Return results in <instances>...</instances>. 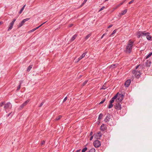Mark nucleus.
<instances>
[{
  "label": "nucleus",
  "instance_id": "f257e3e1",
  "mask_svg": "<svg viewBox=\"0 0 152 152\" xmlns=\"http://www.w3.org/2000/svg\"><path fill=\"white\" fill-rule=\"evenodd\" d=\"M134 42L130 40L127 44V45L124 49V51L127 53H129L132 51L133 45Z\"/></svg>",
  "mask_w": 152,
  "mask_h": 152
},
{
  "label": "nucleus",
  "instance_id": "f03ea898",
  "mask_svg": "<svg viewBox=\"0 0 152 152\" xmlns=\"http://www.w3.org/2000/svg\"><path fill=\"white\" fill-rule=\"evenodd\" d=\"M12 107V105L10 102H8L5 104L4 106V108L5 110L7 113V111H9V110L11 109Z\"/></svg>",
  "mask_w": 152,
  "mask_h": 152
},
{
  "label": "nucleus",
  "instance_id": "7ed1b4c3",
  "mask_svg": "<svg viewBox=\"0 0 152 152\" xmlns=\"http://www.w3.org/2000/svg\"><path fill=\"white\" fill-rule=\"evenodd\" d=\"M124 95L122 94H119L118 95L117 98L116 99V101L117 102H121L123 99Z\"/></svg>",
  "mask_w": 152,
  "mask_h": 152
},
{
  "label": "nucleus",
  "instance_id": "20e7f679",
  "mask_svg": "<svg viewBox=\"0 0 152 152\" xmlns=\"http://www.w3.org/2000/svg\"><path fill=\"white\" fill-rule=\"evenodd\" d=\"M132 73L134 75L136 78H139L140 77L141 73L140 71L134 70L132 71Z\"/></svg>",
  "mask_w": 152,
  "mask_h": 152
},
{
  "label": "nucleus",
  "instance_id": "39448f33",
  "mask_svg": "<svg viewBox=\"0 0 152 152\" xmlns=\"http://www.w3.org/2000/svg\"><path fill=\"white\" fill-rule=\"evenodd\" d=\"M93 145L95 147L98 148L101 145V143L99 140H97L94 142Z\"/></svg>",
  "mask_w": 152,
  "mask_h": 152
},
{
  "label": "nucleus",
  "instance_id": "423d86ee",
  "mask_svg": "<svg viewBox=\"0 0 152 152\" xmlns=\"http://www.w3.org/2000/svg\"><path fill=\"white\" fill-rule=\"evenodd\" d=\"M30 19V18H27L23 20L19 24L18 27H20L22 26L24 24V23L27 21L28 20Z\"/></svg>",
  "mask_w": 152,
  "mask_h": 152
},
{
  "label": "nucleus",
  "instance_id": "0eeeda50",
  "mask_svg": "<svg viewBox=\"0 0 152 152\" xmlns=\"http://www.w3.org/2000/svg\"><path fill=\"white\" fill-rule=\"evenodd\" d=\"M111 118V115L109 114H108L104 120V121L105 122H109Z\"/></svg>",
  "mask_w": 152,
  "mask_h": 152
},
{
  "label": "nucleus",
  "instance_id": "6e6552de",
  "mask_svg": "<svg viewBox=\"0 0 152 152\" xmlns=\"http://www.w3.org/2000/svg\"><path fill=\"white\" fill-rule=\"evenodd\" d=\"M115 108L117 110H120L121 108V105L119 103L116 104L115 106Z\"/></svg>",
  "mask_w": 152,
  "mask_h": 152
},
{
  "label": "nucleus",
  "instance_id": "1a4fd4ad",
  "mask_svg": "<svg viewBox=\"0 0 152 152\" xmlns=\"http://www.w3.org/2000/svg\"><path fill=\"white\" fill-rule=\"evenodd\" d=\"M131 81L129 79L127 80L125 82V86L126 87H128L131 83Z\"/></svg>",
  "mask_w": 152,
  "mask_h": 152
},
{
  "label": "nucleus",
  "instance_id": "9d476101",
  "mask_svg": "<svg viewBox=\"0 0 152 152\" xmlns=\"http://www.w3.org/2000/svg\"><path fill=\"white\" fill-rule=\"evenodd\" d=\"M29 100H28L23 103L20 106L21 108H23L24 106L27 104L29 102Z\"/></svg>",
  "mask_w": 152,
  "mask_h": 152
},
{
  "label": "nucleus",
  "instance_id": "9b49d317",
  "mask_svg": "<svg viewBox=\"0 0 152 152\" xmlns=\"http://www.w3.org/2000/svg\"><path fill=\"white\" fill-rule=\"evenodd\" d=\"M127 11V9H126L125 10H124V11H122V12L121 13H120L119 16H121L122 15H124L126 13Z\"/></svg>",
  "mask_w": 152,
  "mask_h": 152
},
{
  "label": "nucleus",
  "instance_id": "f8f14e48",
  "mask_svg": "<svg viewBox=\"0 0 152 152\" xmlns=\"http://www.w3.org/2000/svg\"><path fill=\"white\" fill-rule=\"evenodd\" d=\"M150 33H149V34H147L146 35V38L148 40H151V37L150 35Z\"/></svg>",
  "mask_w": 152,
  "mask_h": 152
},
{
  "label": "nucleus",
  "instance_id": "ddd939ff",
  "mask_svg": "<svg viewBox=\"0 0 152 152\" xmlns=\"http://www.w3.org/2000/svg\"><path fill=\"white\" fill-rule=\"evenodd\" d=\"M142 31H139L137 32V38H139L140 37H142Z\"/></svg>",
  "mask_w": 152,
  "mask_h": 152
},
{
  "label": "nucleus",
  "instance_id": "4468645a",
  "mask_svg": "<svg viewBox=\"0 0 152 152\" xmlns=\"http://www.w3.org/2000/svg\"><path fill=\"white\" fill-rule=\"evenodd\" d=\"M142 37L144 36H146L147 34H149V32H147L146 31H142Z\"/></svg>",
  "mask_w": 152,
  "mask_h": 152
},
{
  "label": "nucleus",
  "instance_id": "2eb2a0df",
  "mask_svg": "<svg viewBox=\"0 0 152 152\" xmlns=\"http://www.w3.org/2000/svg\"><path fill=\"white\" fill-rule=\"evenodd\" d=\"M151 63V61L147 60L146 62H145V65L147 66H149Z\"/></svg>",
  "mask_w": 152,
  "mask_h": 152
},
{
  "label": "nucleus",
  "instance_id": "dca6fc26",
  "mask_svg": "<svg viewBox=\"0 0 152 152\" xmlns=\"http://www.w3.org/2000/svg\"><path fill=\"white\" fill-rule=\"evenodd\" d=\"M14 24L12 23H11L10 25V26L9 28L8 29V31H10L11 29L13 28V26Z\"/></svg>",
  "mask_w": 152,
  "mask_h": 152
},
{
  "label": "nucleus",
  "instance_id": "f3484780",
  "mask_svg": "<svg viewBox=\"0 0 152 152\" xmlns=\"http://www.w3.org/2000/svg\"><path fill=\"white\" fill-rule=\"evenodd\" d=\"M106 128V126L104 125V124H103L101 125V129L102 130L104 131L105 129Z\"/></svg>",
  "mask_w": 152,
  "mask_h": 152
},
{
  "label": "nucleus",
  "instance_id": "a211bd4d",
  "mask_svg": "<svg viewBox=\"0 0 152 152\" xmlns=\"http://www.w3.org/2000/svg\"><path fill=\"white\" fill-rule=\"evenodd\" d=\"M77 34H75V35H73L72 37L71 38V41H72L73 40H74L76 39V38L77 37Z\"/></svg>",
  "mask_w": 152,
  "mask_h": 152
},
{
  "label": "nucleus",
  "instance_id": "6ab92c4d",
  "mask_svg": "<svg viewBox=\"0 0 152 152\" xmlns=\"http://www.w3.org/2000/svg\"><path fill=\"white\" fill-rule=\"evenodd\" d=\"M103 116V114L102 113H100L98 117V120L99 121V123H100V120L102 118V117Z\"/></svg>",
  "mask_w": 152,
  "mask_h": 152
},
{
  "label": "nucleus",
  "instance_id": "aec40b11",
  "mask_svg": "<svg viewBox=\"0 0 152 152\" xmlns=\"http://www.w3.org/2000/svg\"><path fill=\"white\" fill-rule=\"evenodd\" d=\"M26 4L24 5L23 6V7H22V8L21 9V10H20V11L19 12V13L20 14L24 10V8L26 6Z\"/></svg>",
  "mask_w": 152,
  "mask_h": 152
},
{
  "label": "nucleus",
  "instance_id": "412c9836",
  "mask_svg": "<svg viewBox=\"0 0 152 152\" xmlns=\"http://www.w3.org/2000/svg\"><path fill=\"white\" fill-rule=\"evenodd\" d=\"M152 55V52H150V53H149L147 56L146 57V59H148V58L149 57H150L151 55Z\"/></svg>",
  "mask_w": 152,
  "mask_h": 152
},
{
  "label": "nucleus",
  "instance_id": "4be33fe9",
  "mask_svg": "<svg viewBox=\"0 0 152 152\" xmlns=\"http://www.w3.org/2000/svg\"><path fill=\"white\" fill-rule=\"evenodd\" d=\"M97 136H99V137H101L102 136V134L101 133V132H97Z\"/></svg>",
  "mask_w": 152,
  "mask_h": 152
},
{
  "label": "nucleus",
  "instance_id": "5701e85b",
  "mask_svg": "<svg viewBox=\"0 0 152 152\" xmlns=\"http://www.w3.org/2000/svg\"><path fill=\"white\" fill-rule=\"evenodd\" d=\"M95 149L94 148H92L88 152H95Z\"/></svg>",
  "mask_w": 152,
  "mask_h": 152
},
{
  "label": "nucleus",
  "instance_id": "b1692460",
  "mask_svg": "<svg viewBox=\"0 0 152 152\" xmlns=\"http://www.w3.org/2000/svg\"><path fill=\"white\" fill-rule=\"evenodd\" d=\"M32 65H30L29 66V67L27 68V71L28 72H29L31 69L32 68Z\"/></svg>",
  "mask_w": 152,
  "mask_h": 152
},
{
  "label": "nucleus",
  "instance_id": "393cba45",
  "mask_svg": "<svg viewBox=\"0 0 152 152\" xmlns=\"http://www.w3.org/2000/svg\"><path fill=\"white\" fill-rule=\"evenodd\" d=\"M118 93H117L113 97L112 99L114 100L115 99L117 98L118 95Z\"/></svg>",
  "mask_w": 152,
  "mask_h": 152
},
{
  "label": "nucleus",
  "instance_id": "a878e982",
  "mask_svg": "<svg viewBox=\"0 0 152 152\" xmlns=\"http://www.w3.org/2000/svg\"><path fill=\"white\" fill-rule=\"evenodd\" d=\"M62 117V116L61 115H59L58 116V117L56 118L55 119L56 121H58L59 120L60 118H61Z\"/></svg>",
  "mask_w": 152,
  "mask_h": 152
},
{
  "label": "nucleus",
  "instance_id": "bb28decb",
  "mask_svg": "<svg viewBox=\"0 0 152 152\" xmlns=\"http://www.w3.org/2000/svg\"><path fill=\"white\" fill-rule=\"evenodd\" d=\"M91 34H89L88 35L86 36L85 38V40H86L89 37L91 36Z\"/></svg>",
  "mask_w": 152,
  "mask_h": 152
},
{
  "label": "nucleus",
  "instance_id": "cd10ccee",
  "mask_svg": "<svg viewBox=\"0 0 152 152\" xmlns=\"http://www.w3.org/2000/svg\"><path fill=\"white\" fill-rule=\"evenodd\" d=\"M113 104L110 103L109 104L108 108L109 109L113 107Z\"/></svg>",
  "mask_w": 152,
  "mask_h": 152
},
{
  "label": "nucleus",
  "instance_id": "c85d7f7f",
  "mask_svg": "<svg viewBox=\"0 0 152 152\" xmlns=\"http://www.w3.org/2000/svg\"><path fill=\"white\" fill-rule=\"evenodd\" d=\"M87 53V52H86L84 53H83V54H82V55L80 56L81 57V58H83L85 57V55Z\"/></svg>",
  "mask_w": 152,
  "mask_h": 152
},
{
  "label": "nucleus",
  "instance_id": "c756f323",
  "mask_svg": "<svg viewBox=\"0 0 152 152\" xmlns=\"http://www.w3.org/2000/svg\"><path fill=\"white\" fill-rule=\"evenodd\" d=\"M87 148L86 147L84 148L82 151V152H85L87 150Z\"/></svg>",
  "mask_w": 152,
  "mask_h": 152
},
{
  "label": "nucleus",
  "instance_id": "7c9ffc66",
  "mask_svg": "<svg viewBox=\"0 0 152 152\" xmlns=\"http://www.w3.org/2000/svg\"><path fill=\"white\" fill-rule=\"evenodd\" d=\"M21 82H20V84L17 87V90H18L20 89L21 86Z\"/></svg>",
  "mask_w": 152,
  "mask_h": 152
},
{
  "label": "nucleus",
  "instance_id": "2f4dec72",
  "mask_svg": "<svg viewBox=\"0 0 152 152\" xmlns=\"http://www.w3.org/2000/svg\"><path fill=\"white\" fill-rule=\"evenodd\" d=\"M88 80H85L84 82V83H83V85H82V86H84L85 85H86V83H87V82H88Z\"/></svg>",
  "mask_w": 152,
  "mask_h": 152
},
{
  "label": "nucleus",
  "instance_id": "473e14b6",
  "mask_svg": "<svg viewBox=\"0 0 152 152\" xmlns=\"http://www.w3.org/2000/svg\"><path fill=\"white\" fill-rule=\"evenodd\" d=\"M116 31H117L116 29H115V30H114L113 31V33L111 34V35L110 36H111L112 35H113V34H115L116 32Z\"/></svg>",
  "mask_w": 152,
  "mask_h": 152
},
{
  "label": "nucleus",
  "instance_id": "72a5a7b5",
  "mask_svg": "<svg viewBox=\"0 0 152 152\" xmlns=\"http://www.w3.org/2000/svg\"><path fill=\"white\" fill-rule=\"evenodd\" d=\"M105 99H103L102 101H101L100 103L99 104H102L105 101Z\"/></svg>",
  "mask_w": 152,
  "mask_h": 152
},
{
  "label": "nucleus",
  "instance_id": "f704fd0d",
  "mask_svg": "<svg viewBox=\"0 0 152 152\" xmlns=\"http://www.w3.org/2000/svg\"><path fill=\"white\" fill-rule=\"evenodd\" d=\"M114 101V100L111 99L110 100V103L113 104V103Z\"/></svg>",
  "mask_w": 152,
  "mask_h": 152
},
{
  "label": "nucleus",
  "instance_id": "c9c22d12",
  "mask_svg": "<svg viewBox=\"0 0 152 152\" xmlns=\"http://www.w3.org/2000/svg\"><path fill=\"white\" fill-rule=\"evenodd\" d=\"M105 7H104L103 6V7L102 8H101L99 10V11L100 12L102 10H103L104 8Z\"/></svg>",
  "mask_w": 152,
  "mask_h": 152
},
{
  "label": "nucleus",
  "instance_id": "e433bc0d",
  "mask_svg": "<svg viewBox=\"0 0 152 152\" xmlns=\"http://www.w3.org/2000/svg\"><path fill=\"white\" fill-rule=\"evenodd\" d=\"M16 20V19H13L11 23H13L14 24V23H15V22Z\"/></svg>",
  "mask_w": 152,
  "mask_h": 152
},
{
  "label": "nucleus",
  "instance_id": "4c0bfd02",
  "mask_svg": "<svg viewBox=\"0 0 152 152\" xmlns=\"http://www.w3.org/2000/svg\"><path fill=\"white\" fill-rule=\"evenodd\" d=\"M106 86H105L104 85H103L102 87V89H106Z\"/></svg>",
  "mask_w": 152,
  "mask_h": 152
},
{
  "label": "nucleus",
  "instance_id": "58836bf2",
  "mask_svg": "<svg viewBox=\"0 0 152 152\" xmlns=\"http://www.w3.org/2000/svg\"><path fill=\"white\" fill-rule=\"evenodd\" d=\"M82 58H81V57L80 56V57H79L78 59V60L77 61V62L79 61H80L81 59H82Z\"/></svg>",
  "mask_w": 152,
  "mask_h": 152
},
{
  "label": "nucleus",
  "instance_id": "ea45409f",
  "mask_svg": "<svg viewBox=\"0 0 152 152\" xmlns=\"http://www.w3.org/2000/svg\"><path fill=\"white\" fill-rule=\"evenodd\" d=\"M82 58H81V57L80 56V57H79L78 59V60L77 61V62L79 61H80L81 59H82Z\"/></svg>",
  "mask_w": 152,
  "mask_h": 152
},
{
  "label": "nucleus",
  "instance_id": "a19ab883",
  "mask_svg": "<svg viewBox=\"0 0 152 152\" xmlns=\"http://www.w3.org/2000/svg\"><path fill=\"white\" fill-rule=\"evenodd\" d=\"M82 58H81V57L80 56V57H79L78 59V60L77 61V62L79 61H80L81 59H82Z\"/></svg>",
  "mask_w": 152,
  "mask_h": 152
},
{
  "label": "nucleus",
  "instance_id": "79ce46f5",
  "mask_svg": "<svg viewBox=\"0 0 152 152\" xmlns=\"http://www.w3.org/2000/svg\"><path fill=\"white\" fill-rule=\"evenodd\" d=\"M82 58H81V57L80 56V57H79L78 59V60L77 61V62L79 61H80L81 59H82Z\"/></svg>",
  "mask_w": 152,
  "mask_h": 152
},
{
  "label": "nucleus",
  "instance_id": "37998d69",
  "mask_svg": "<svg viewBox=\"0 0 152 152\" xmlns=\"http://www.w3.org/2000/svg\"><path fill=\"white\" fill-rule=\"evenodd\" d=\"M82 58H81V57L80 56V57H79L78 59V60L77 61V62L79 61H80L81 59H82Z\"/></svg>",
  "mask_w": 152,
  "mask_h": 152
},
{
  "label": "nucleus",
  "instance_id": "c03bdc74",
  "mask_svg": "<svg viewBox=\"0 0 152 152\" xmlns=\"http://www.w3.org/2000/svg\"><path fill=\"white\" fill-rule=\"evenodd\" d=\"M36 29H35V28H34L33 29H32V30H31L30 31L31 32H33V31H35V30H36Z\"/></svg>",
  "mask_w": 152,
  "mask_h": 152
},
{
  "label": "nucleus",
  "instance_id": "a18cd8bd",
  "mask_svg": "<svg viewBox=\"0 0 152 152\" xmlns=\"http://www.w3.org/2000/svg\"><path fill=\"white\" fill-rule=\"evenodd\" d=\"M4 104V102H1L0 104V106H2V105Z\"/></svg>",
  "mask_w": 152,
  "mask_h": 152
},
{
  "label": "nucleus",
  "instance_id": "49530a36",
  "mask_svg": "<svg viewBox=\"0 0 152 152\" xmlns=\"http://www.w3.org/2000/svg\"><path fill=\"white\" fill-rule=\"evenodd\" d=\"M44 102H42L40 105L39 106V107H41L44 104Z\"/></svg>",
  "mask_w": 152,
  "mask_h": 152
},
{
  "label": "nucleus",
  "instance_id": "de8ad7c7",
  "mask_svg": "<svg viewBox=\"0 0 152 152\" xmlns=\"http://www.w3.org/2000/svg\"><path fill=\"white\" fill-rule=\"evenodd\" d=\"M87 0H84V1H83V3L82 5L84 4H85L86 2L87 1Z\"/></svg>",
  "mask_w": 152,
  "mask_h": 152
},
{
  "label": "nucleus",
  "instance_id": "09e8293b",
  "mask_svg": "<svg viewBox=\"0 0 152 152\" xmlns=\"http://www.w3.org/2000/svg\"><path fill=\"white\" fill-rule=\"evenodd\" d=\"M134 1L133 0H132L129 2V4H130L132 3Z\"/></svg>",
  "mask_w": 152,
  "mask_h": 152
},
{
  "label": "nucleus",
  "instance_id": "8fccbe9b",
  "mask_svg": "<svg viewBox=\"0 0 152 152\" xmlns=\"http://www.w3.org/2000/svg\"><path fill=\"white\" fill-rule=\"evenodd\" d=\"M46 22H47V21L42 23V24H41V25H40V26H39V27H40L41 26L43 25Z\"/></svg>",
  "mask_w": 152,
  "mask_h": 152
},
{
  "label": "nucleus",
  "instance_id": "3c124183",
  "mask_svg": "<svg viewBox=\"0 0 152 152\" xmlns=\"http://www.w3.org/2000/svg\"><path fill=\"white\" fill-rule=\"evenodd\" d=\"M113 26V25L112 24H110V25L108 27V28H110L112 26Z\"/></svg>",
  "mask_w": 152,
  "mask_h": 152
},
{
  "label": "nucleus",
  "instance_id": "603ef678",
  "mask_svg": "<svg viewBox=\"0 0 152 152\" xmlns=\"http://www.w3.org/2000/svg\"><path fill=\"white\" fill-rule=\"evenodd\" d=\"M67 99V97H66L63 100V102H65V101H66V100Z\"/></svg>",
  "mask_w": 152,
  "mask_h": 152
},
{
  "label": "nucleus",
  "instance_id": "864d4df0",
  "mask_svg": "<svg viewBox=\"0 0 152 152\" xmlns=\"http://www.w3.org/2000/svg\"><path fill=\"white\" fill-rule=\"evenodd\" d=\"M12 112H11L10 113H9L7 115V117H9L10 116V115L12 114Z\"/></svg>",
  "mask_w": 152,
  "mask_h": 152
},
{
  "label": "nucleus",
  "instance_id": "5fc2aeb1",
  "mask_svg": "<svg viewBox=\"0 0 152 152\" xmlns=\"http://www.w3.org/2000/svg\"><path fill=\"white\" fill-rule=\"evenodd\" d=\"M80 149H79L76 150L75 152H80Z\"/></svg>",
  "mask_w": 152,
  "mask_h": 152
},
{
  "label": "nucleus",
  "instance_id": "6e6d98bb",
  "mask_svg": "<svg viewBox=\"0 0 152 152\" xmlns=\"http://www.w3.org/2000/svg\"><path fill=\"white\" fill-rule=\"evenodd\" d=\"M105 34H104L102 35V37H101V39H102L103 37L105 35Z\"/></svg>",
  "mask_w": 152,
  "mask_h": 152
},
{
  "label": "nucleus",
  "instance_id": "4d7b16f0",
  "mask_svg": "<svg viewBox=\"0 0 152 152\" xmlns=\"http://www.w3.org/2000/svg\"><path fill=\"white\" fill-rule=\"evenodd\" d=\"M114 67H113V66L112 65H111L110 66V68H112V69H113V68H114Z\"/></svg>",
  "mask_w": 152,
  "mask_h": 152
},
{
  "label": "nucleus",
  "instance_id": "13d9d810",
  "mask_svg": "<svg viewBox=\"0 0 152 152\" xmlns=\"http://www.w3.org/2000/svg\"><path fill=\"white\" fill-rule=\"evenodd\" d=\"M93 136H91V137L90 138V140H92V139H93Z\"/></svg>",
  "mask_w": 152,
  "mask_h": 152
},
{
  "label": "nucleus",
  "instance_id": "bf43d9fd",
  "mask_svg": "<svg viewBox=\"0 0 152 152\" xmlns=\"http://www.w3.org/2000/svg\"><path fill=\"white\" fill-rule=\"evenodd\" d=\"M45 141H43L42 143V145H43L45 144Z\"/></svg>",
  "mask_w": 152,
  "mask_h": 152
},
{
  "label": "nucleus",
  "instance_id": "052dcab7",
  "mask_svg": "<svg viewBox=\"0 0 152 152\" xmlns=\"http://www.w3.org/2000/svg\"><path fill=\"white\" fill-rule=\"evenodd\" d=\"M116 64H112L113 66V67H115V66H116Z\"/></svg>",
  "mask_w": 152,
  "mask_h": 152
},
{
  "label": "nucleus",
  "instance_id": "680f3d73",
  "mask_svg": "<svg viewBox=\"0 0 152 152\" xmlns=\"http://www.w3.org/2000/svg\"><path fill=\"white\" fill-rule=\"evenodd\" d=\"M139 66V65H138L136 66V69H137L138 68Z\"/></svg>",
  "mask_w": 152,
  "mask_h": 152
},
{
  "label": "nucleus",
  "instance_id": "e2e57ef3",
  "mask_svg": "<svg viewBox=\"0 0 152 152\" xmlns=\"http://www.w3.org/2000/svg\"><path fill=\"white\" fill-rule=\"evenodd\" d=\"M39 28V26H38L37 27H36V28H35V29H36V30H37V29Z\"/></svg>",
  "mask_w": 152,
  "mask_h": 152
},
{
  "label": "nucleus",
  "instance_id": "0e129e2a",
  "mask_svg": "<svg viewBox=\"0 0 152 152\" xmlns=\"http://www.w3.org/2000/svg\"><path fill=\"white\" fill-rule=\"evenodd\" d=\"M93 134V132H91L90 133V135H92Z\"/></svg>",
  "mask_w": 152,
  "mask_h": 152
},
{
  "label": "nucleus",
  "instance_id": "69168bd1",
  "mask_svg": "<svg viewBox=\"0 0 152 152\" xmlns=\"http://www.w3.org/2000/svg\"><path fill=\"white\" fill-rule=\"evenodd\" d=\"M123 3H123V2H122L120 4V5H122V4H123Z\"/></svg>",
  "mask_w": 152,
  "mask_h": 152
},
{
  "label": "nucleus",
  "instance_id": "338daca9",
  "mask_svg": "<svg viewBox=\"0 0 152 152\" xmlns=\"http://www.w3.org/2000/svg\"><path fill=\"white\" fill-rule=\"evenodd\" d=\"M72 25H73L72 24H71L70 26V27L72 26Z\"/></svg>",
  "mask_w": 152,
  "mask_h": 152
},
{
  "label": "nucleus",
  "instance_id": "774afa93",
  "mask_svg": "<svg viewBox=\"0 0 152 152\" xmlns=\"http://www.w3.org/2000/svg\"><path fill=\"white\" fill-rule=\"evenodd\" d=\"M126 1V0H124L123 2V3L125 1Z\"/></svg>",
  "mask_w": 152,
  "mask_h": 152
}]
</instances>
